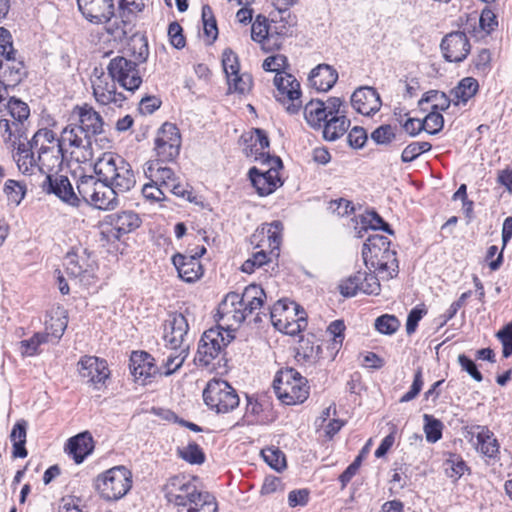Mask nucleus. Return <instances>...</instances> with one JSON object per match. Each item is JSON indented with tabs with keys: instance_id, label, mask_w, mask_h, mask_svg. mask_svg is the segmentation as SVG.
Listing matches in <instances>:
<instances>
[{
	"instance_id": "f8f14e48",
	"label": "nucleus",
	"mask_w": 512,
	"mask_h": 512,
	"mask_svg": "<svg viewBox=\"0 0 512 512\" xmlns=\"http://www.w3.org/2000/svg\"><path fill=\"white\" fill-rule=\"evenodd\" d=\"M196 478H190L185 475H175L170 477L164 485L165 496L169 502L174 503L178 508L187 502L198 490Z\"/></svg>"
},
{
	"instance_id": "7ed1b4c3",
	"label": "nucleus",
	"mask_w": 512,
	"mask_h": 512,
	"mask_svg": "<svg viewBox=\"0 0 512 512\" xmlns=\"http://www.w3.org/2000/svg\"><path fill=\"white\" fill-rule=\"evenodd\" d=\"M273 387L279 400L286 405L303 403L309 396L307 379L294 368L281 370L274 379Z\"/></svg>"
},
{
	"instance_id": "a18cd8bd",
	"label": "nucleus",
	"mask_w": 512,
	"mask_h": 512,
	"mask_svg": "<svg viewBox=\"0 0 512 512\" xmlns=\"http://www.w3.org/2000/svg\"><path fill=\"white\" fill-rule=\"evenodd\" d=\"M424 432L429 443H435L442 438L443 424L431 415L424 414Z\"/></svg>"
},
{
	"instance_id": "4d7b16f0",
	"label": "nucleus",
	"mask_w": 512,
	"mask_h": 512,
	"mask_svg": "<svg viewBox=\"0 0 512 512\" xmlns=\"http://www.w3.org/2000/svg\"><path fill=\"white\" fill-rule=\"evenodd\" d=\"M362 223L373 230H382L390 235L394 234L390 225L376 211H369L363 215Z\"/></svg>"
},
{
	"instance_id": "f3484780",
	"label": "nucleus",
	"mask_w": 512,
	"mask_h": 512,
	"mask_svg": "<svg viewBox=\"0 0 512 512\" xmlns=\"http://www.w3.org/2000/svg\"><path fill=\"white\" fill-rule=\"evenodd\" d=\"M81 378L94 385L104 384L110 375L107 362L96 356H83L78 362Z\"/></svg>"
},
{
	"instance_id": "864d4df0",
	"label": "nucleus",
	"mask_w": 512,
	"mask_h": 512,
	"mask_svg": "<svg viewBox=\"0 0 512 512\" xmlns=\"http://www.w3.org/2000/svg\"><path fill=\"white\" fill-rule=\"evenodd\" d=\"M400 327V321L394 315L384 314L375 320V328L385 335L394 334Z\"/></svg>"
},
{
	"instance_id": "09e8293b",
	"label": "nucleus",
	"mask_w": 512,
	"mask_h": 512,
	"mask_svg": "<svg viewBox=\"0 0 512 512\" xmlns=\"http://www.w3.org/2000/svg\"><path fill=\"white\" fill-rule=\"evenodd\" d=\"M180 148L181 145H176L174 143L171 145L155 142V151L157 155V159L155 161H158L159 163L174 161L180 153Z\"/></svg>"
},
{
	"instance_id": "3c124183",
	"label": "nucleus",
	"mask_w": 512,
	"mask_h": 512,
	"mask_svg": "<svg viewBox=\"0 0 512 512\" xmlns=\"http://www.w3.org/2000/svg\"><path fill=\"white\" fill-rule=\"evenodd\" d=\"M445 471L448 477L458 479L468 469L461 456L452 454L444 463Z\"/></svg>"
},
{
	"instance_id": "393cba45",
	"label": "nucleus",
	"mask_w": 512,
	"mask_h": 512,
	"mask_svg": "<svg viewBox=\"0 0 512 512\" xmlns=\"http://www.w3.org/2000/svg\"><path fill=\"white\" fill-rule=\"evenodd\" d=\"M106 222L116 231L117 238L134 231L141 225L139 215L131 210L110 214L106 217Z\"/></svg>"
},
{
	"instance_id": "20e7f679",
	"label": "nucleus",
	"mask_w": 512,
	"mask_h": 512,
	"mask_svg": "<svg viewBox=\"0 0 512 512\" xmlns=\"http://www.w3.org/2000/svg\"><path fill=\"white\" fill-rule=\"evenodd\" d=\"M256 161L269 166V169L261 171L256 167H252L248 173L250 181L259 196H268L283 184L279 177V170L283 167L282 160L278 156H272L269 153H258L256 151Z\"/></svg>"
},
{
	"instance_id": "9d476101",
	"label": "nucleus",
	"mask_w": 512,
	"mask_h": 512,
	"mask_svg": "<svg viewBox=\"0 0 512 512\" xmlns=\"http://www.w3.org/2000/svg\"><path fill=\"white\" fill-rule=\"evenodd\" d=\"M89 135L77 123L67 125L61 132L58 142L64 147L68 144L81 150V156H76L77 162H86L93 157L92 141Z\"/></svg>"
},
{
	"instance_id": "f257e3e1",
	"label": "nucleus",
	"mask_w": 512,
	"mask_h": 512,
	"mask_svg": "<svg viewBox=\"0 0 512 512\" xmlns=\"http://www.w3.org/2000/svg\"><path fill=\"white\" fill-rule=\"evenodd\" d=\"M390 240L383 235H370L363 244L362 258L369 271H378L381 278L389 280L398 274L396 252L390 249Z\"/></svg>"
},
{
	"instance_id": "bf43d9fd",
	"label": "nucleus",
	"mask_w": 512,
	"mask_h": 512,
	"mask_svg": "<svg viewBox=\"0 0 512 512\" xmlns=\"http://www.w3.org/2000/svg\"><path fill=\"white\" fill-rule=\"evenodd\" d=\"M424 130L431 135L439 133L444 126V117L440 111L431 110V112L422 121Z\"/></svg>"
},
{
	"instance_id": "774afa93",
	"label": "nucleus",
	"mask_w": 512,
	"mask_h": 512,
	"mask_svg": "<svg viewBox=\"0 0 512 512\" xmlns=\"http://www.w3.org/2000/svg\"><path fill=\"white\" fill-rule=\"evenodd\" d=\"M497 337L503 346V356L508 358L512 355V323L501 329L497 333Z\"/></svg>"
},
{
	"instance_id": "473e14b6",
	"label": "nucleus",
	"mask_w": 512,
	"mask_h": 512,
	"mask_svg": "<svg viewBox=\"0 0 512 512\" xmlns=\"http://www.w3.org/2000/svg\"><path fill=\"white\" fill-rule=\"evenodd\" d=\"M24 62L22 59L13 55V59L4 60V68L0 70V78L7 81L12 86L19 84L25 76Z\"/></svg>"
},
{
	"instance_id": "338daca9",
	"label": "nucleus",
	"mask_w": 512,
	"mask_h": 512,
	"mask_svg": "<svg viewBox=\"0 0 512 512\" xmlns=\"http://www.w3.org/2000/svg\"><path fill=\"white\" fill-rule=\"evenodd\" d=\"M269 261L268 255L265 251L261 250L253 254V256L247 259L241 266V270L244 273L251 274L255 268H260Z\"/></svg>"
},
{
	"instance_id": "1a4fd4ad",
	"label": "nucleus",
	"mask_w": 512,
	"mask_h": 512,
	"mask_svg": "<svg viewBox=\"0 0 512 512\" xmlns=\"http://www.w3.org/2000/svg\"><path fill=\"white\" fill-rule=\"evenodd\" d=\"M274 84L277 87V100L286 105L289 114H297L302 107L300 83L297 79L291 74L277 73Z\"/></svg>"
},
{
	"instance_id": "e433bc0d",
	"label": "nucleus",
	"mask_w": 512,
	"mask_h": 512,
	"mask_svg": "<svg viewBox=\"0 0 512 512\" xmlns=\"http://www.w3.org/2000/svg\"><path fill=\"white\" fill-rule=\"evenodd\" d=\"M453 100L449 98L444 92L438 90H429L423 94L419 100V105L423 103H432V110L434 111H446Z\"/></svg>"
},
{
	"instance_id": "412c9836",
	"label": "nucleus",
	"mask_w": 512,
	"mask_h": 512,
	"mask_svg": "<svg viewBox=\"0 0 512 512\" xmlns=\"http://www.w3.org/2000/svg\"><path fill=\"white\" fill-rule=\"evenodd\" d=\"M74 113H76L78 116L77 124L90 137L99 135L104 132L103 119L92 106L88 104H84L83 106H76L74 108Z\"/></svg>"
},
{
	"instance_id": "423d86ee",
	"label": "nucleus",
	"mask_w": 512,
	"mask_h": 512,
	"mask_svg": "<svg viewBox=\"0 0 512 512\" xmlns=\"http://www.w3.org/2000/svg\"><path fill=\"white\" fill-rule=\"evenodd\" d=\"M205 404L216 413H229L239 405L236 390L225 380L213 379L203 391Z\"/></svg>"
},
{
	"instance_id": "de8ad7c7",
	"label": "nucleus",
	"mask_w": 512,
	"mask_h": 512,
	"mask_svg": "<svg viewBox=\"0 0 512 512\" xmlns=\"http://www.w3.org/2000/svg\"><path fill=\"white\" fill-rule=\"evenodd\" d=\"M178 350L179 352L174 350L175 352L167 357L164 363L165 371L161 372L160 375L170 376L182 366L188 355V348H178Z\"/></svg>"
},
{
	"instance_id": "aec40b11",
	"label": "nucleus",
	"mask_w": 512,
	"mask_h": 512,
	"mask_svg": "<svg viewBox=\"0 0 512 512\" xmlns=\"http://www.w3.org/2000/svg\"><path fill=\"white\" fill-rule=\"evenodd\" d=\"M103 74L92 81L93 95L101 105L113 104L121 107L126 100L123 93L116 90L115 84L108 83L102 78Z\"/></svg>"
},
{
	"instance_id": "a211bd4d",
	"label": "nucleus",
	"mask_w": 512,
	"mask_h": 512,
	"mask_svg": "<svg viewBox=\"0 0 512 512\" xmlns=\"http://www.w3.org/2000/svg\"><path fill=\"white\" fill-rule=\"evenodd\" d=\"M352 107L362 115H372L381 108V99L376 89L372 87H360L351 96Z\"/></svg>"
},
{
	"instance_id": "0eeeda50",
	"label": "nucleus",
	"mask_w": 512,
	"mask_h": 512,
	"mask_svg": "<svg viewBox=\"0 0 512 512\" xmlns=\"http://www.w3.org/2000/svg\"><path fill=\"white\" fill-rule=\"evenodd\" d=\"M233 339L231 331L220 326L206 330L199 341L195 361L202 366H209Z\"/></svg>"
},
{
	"instance_id": "c85d7f7f",
	"label": "nucleus",
	"mask_w": 512,
	"mask_h": 512,
	"mask_svg": "<svg viewBox=\"0 0 512 512\" xmlns=\"http://www.w3.org/2000/svg\"><path fill=\"white\" fill-rule=\"evenodd\" d=\"M144 174L150 179V181H153L165 190L178 179L171 168L161 166V163L158 161L146 162L144 166Z\"/></svg>"
},
{
	"instance_id": "c03bdc74",
	"label": "nucleus",
	"mask_w": 512,
	"mask_h": 512,
	"mask_svg": "<svg viewBox=\"0 0 512 512\" xmlns=\"http://www.w3.org/2000/svg\"><path fill=\"white\" fill-rule=\"evenodd\" d=\"M59 138L56 137V134L48 129L42 128L39 129L29 141V145L31 148H48L57 143Z\"/></svg>"
},
{
	"instance_id": "603ef678",
	"label": "nucleus",
	"mask_w": 512,
	"mask_h": 512,
	"mask_svg": "<svg viewBox=\"0 0 512 512\" xmlns=\"http://www.w3.org/2000/svg\"><path fill=\"white\" fill-rule=\"evenodd\" d=\"M264 461L276 471H281L286 467L285 455L279 449L266 448L261 451Z\"/></svg>"
},
{
	"instance_id": "4be33fe9",
	"label": "nucleus",
	"mask_w": 512,
	"mask_h": 512,
	"mask_svg": "<svg viewBox=\"0 0 512 512\" xmlns=\"http://www.w3.org/2000/svg\"><path fill=\"white\" fill-rule=\"evenodd\" d=\"M65 158V149L57 141L55 145L48 148L38 149V169L42 173L50 174L52 171L62 168Z\"/></svg>"
},
{
	"instance_id": "cd10ccee",
	"label": "nucleus",
	"mask_w": 512,
	"mask_h": 512,
	"mask_svg": "<svg viewBox=\"0 0 512 512\" xmlns=\"http://www.w3.org/2000/svg\"><path fill=\"white\" fill-rule=\"evenodd\" d=\"M201 510L202 512L218 511L217 500L214 495L208 491L197 490L178 512H193Z\"/></svg>"
},
{
	"instance_id": "49530a36",
	"label": "nucleus",
	"mask_w": 512,
	"mask_h": 512,
	"mask_svg": "<svg viewBox=\"0 0 512 512\" xmlns=\"http://www.w3.org/2000/svg\"><path fill=\"white\" fill-rule=\"evenodd\" d=\"M178 455L180 458L185 460L190 464H202L205 461V454L201 447L195 443L191 442L186 447L182 449H178Z\"/></svg>"
},
{
	"instance_id": "6e6552de",
	"label": "nucleus",
	"mask_w": 512,
	"mask_h": 512,
	"mask_svg": "<svg viewBox=\"0 0 512 512\" xmlns=\"http://www.w3.org/2000/svg\"><path fill=\"white\" fill-rule=\"evenodd\" d=\"M136 61L117 55L107 65L108 75L114 83H118L129 92H134L142 84V77Z\"/></svg>"
},
{
	"instance_id": "2eb2a0df",
	"label": "nucleus",
	"mask_w": 512,
	"mask_h": 512,
	"mask_svg": "<svg viewBox=\"0 0 512 512\" xmlns=\"http://www.w3.org/2000/svg\"><path fill=\"white\" fill-rule=\"evenodd\" d=\"M82 16L93 24L108 23L114 16L113 0H77Z\"/></svg>"
},
{
	"instance_id": "e2e57ef3",
	"label": "nucleus",
	"mask_w": 512,
	"mask_h": 512,
	"mask_svg": "<svg viewBox=\"0 0 512 512\" xmlns=\"http://www.w3.org/2000/svg\"><path fill=\"white\" fill-rule=\"evenodd\" d=\"M67 323L68 321L66 316L57 318L51 317L50 320L45 321V328L47 331L45 334H48V337L53 336L59 340L67 328Z\"/></svg>"
},
{
	"instance_id": "f03ea898",
	"label": "nucleus",
	"mask_w": 512,
	"mask_h": 512,
	"mask_svg": "<svg viewBox=\"0 0 512 512\" xmlns=\"http://www.w3.org/2000/svg\"><path fill=\"white\" fill-rule=\"evenodd\" d=\"M94 171L118 194L126 193L136 185L131 165L119 155L104 153L95 163Z\"/></svg>"
},
{
	"instance_id": "69168bd1",
	"label": "nucleus",
	"mask_w": 512,
	"mask_h": 512,
	"mask_svg": "<svg viewBox=\"0 0 512 512\" xmlns=\"http://www.w3.org/2000/svg\"><path fill=\"white\" fill-rule=\"evenodd\" d=\"M371 139L376 144L388 145L395 139L394 129L389 124L381 125L371 133Z\"/></svg>"
},
{
	"instance_id": "5fc2aeb1",
	"label": "nucleus",
	"mask_w": 512,
	"mask_h": 512,
	"mask_svg": "<svg viewBox=\"0 0 512 512\" xmlns=\"http://www.w3.org/2000/svg\"><path fill=\"white\" fill-rule=\"evenodd\" d=\"M10 115L19 123H22L30 115L29 106L20 99L11 97L7 103Z\"/></svg>"
},
{
	"instance_id": "a19ab883",
	"label": "nucleus",
	"mask_w": 512,
	"mask_h": 512,
	"mask_svg": "<svg viewBox=\"0 0 512 512\" xmlns=\"http://www.w3.org/2000/svg\"><path fill=\"white\" fill-rule=\"evenodd\" d=\"M17 51L13 47L12 35L4 27H0V70L4 68V60L13 59Z\"/></svg>"
},
{
	"instance_id": "680f3d73",
	"label": "nucleus",
	"mask_w": 512,
	"mask_h": 512,
	"mask_svg": "<svg viewBox=\"0 0 512 512\" xmlns=\"http://www.w3.org/2000/svg\"><path fill=\"white\" fill-rule=\"evenodd\" d=\"M228 84L230 92L245 94L251 89L252 79L250 75H239V73H237L230 77V81H228Z\"/></svg>"
},
{
	"instance_id": "b1692460",
	"label": "nucleus",
	"mask_w": 512,
	"mask_h": 512,
	"mask_svg": "<svg viewBox=\"0 0 512 512\" xmlns=\"http://www.w3.org/2000/svg\"><path fill=\"white\" fill-rule=\"evenodd\" d=\"M266 298V294L261 286L250 284L244 289L243 307L240 312H236L235 321L243 322L246 317L259 309Z\"/></svg>"
},
{
	"instance_id": "ddd939ff",
	"label": "nucleus",
	"mask_w": 512,
	"mask_h": 512,
	"mask_svg": "<svg viewBox=\"0 0 512 512\" xmlns=\"http://www.w3.org/2000/svg\"><path fill=\"white\" fill-rule=\"evenodd\" d=\"M440 48L447 62L460 63L467 58L471 45L464 32L455 31L444 36Z\"/></svg>"
},
{
	"instance_id": "39448f33",
	"label": "nucleus",
	"mask_w": 512,
	"mask_h": 512,
	"mask_svg": "<svg viewBox=\"0 0 512 512\" xmlns=\"http://www.w3.org/2000/svg\"><path fill=\"white\" fill-rule=\"evenodd\" d=\"M132 487V473L124 466H115L100 474L95 480V488L105 500H118Z\"/></svg>"
},
{
	"instance_id": "7c9ffc66",
	"label": "nucleus",
	"mask_w": 512,
	"mask_h": 512,
	"mask_svg": "<svg viewBox=\"0 0 512 512\" xmlns=\"http://www.w3.org/2000/svg\"><path fill=\"white\" fill-rule=\"evenodd\" d=\"M118 193L100 177V183L91 206L100 210H112L118 206Z\"/></svg>"
},
{
	"instance_id": "052dcab7",
	"label": "nucleus",
	"mask_w": 512,
	"mask_h": 512,
	"mask_svg": "<svg viewBox=\"0 0 512 512\" xmlns=\"http://www.w3.org/2000/svg\"><path fill=\"white\" fill-rule=\"evenodd\" d=\"M131 49L137 62L143 63L149 56L148 41L145 36H133Z\"/></svg>"
},
{
	"instance_id": "5701e85b",
	"label": "nucleus",
	"mask_w": 512,
	"mask_h": 512,
	"mask_svg": "<svg viewBox=\"0 0 512 512\" xmlns=\"http://www.w3.org/2000/svg\"><path fill=\"white\" fill-rule=\"evenodd\" d=\"M172 263L177 269L178 276L187 283L195 282L203 274L202 266L196 256L177 253L172 257Z\"/></svg>"
},
{
	"instance_id": "ea45409f",
	"label": "nucleus",
	"mask_w": 512,
	"mask_h": 512,
	"mask_svg": "<svg viewBox=\"0 0 512 512\" xmlns=\"http://www.w3.org/2000/svg\"><path fill=\"white\" fill-rule=\"evenodd\" d=\"M48 342V334L35 333L31 338L20 341V352L22 356H34L40 353L41 344Z\"/></svg>"
},
{
	"instance_id": "8fccbe9b",
	"label": "nucleus",
	"mask_w": 512,
	"mask_h": 512,
	"mask_svg": "<svg viewBox=\"0 0 512 512\" xmlns=\"http://www.w3.org/2000/svg\"><path fill=\"white\" fill-rule=\"evenodd\" d=\"M362 271L356 272L354 275L349 276L347 279L342 280L339 285L340 293L345 297H353L359 291L362 292L361 283Z\"/></svg>"
},
{
	"instance_id": "a878e982",
	"label": "nucleus",
	"mask_w": 512,
	"mask_h": 512,
	"mask_svg": "<svg viewBox=\"0 0 512 512\" xmlns=\"http://www.w3.org/2000/svg\"><path fill=\"white\" fill-rule=\"evenodd\" d=\"M338 80L337 71L328 64H319L311 70L309 82L317 91L326 92L330 90Z\"/></svg>"
},
{
	"instance_id": "4468645a",
	"label": "nucleus",
	"mask_w": 512,
	"mask_h": 512,
	"mask_svg": "<svg viewBox=\"0 0 512 512\" xmlns=\"http://www.w3.org/2000/svg\"><path fill=\"white\" fill-rule=\"evenodd\" d=\"M42 190L47 194H54L64 203L79 207L81 200L74 192L72 184L67 176H54L51 173L46 174V178L42 183Z\"/></svg>"
},
{
	"instance_id": "13d9d810",
	"label": "nucleus",
	"mask_w": 512,
	"mask_h": 512,
	"mask_svg": "<svg viewBox=\"0 0 512 512\" xmlns=\"http://www.w3.org/2000/svg\"><path fill=\"white\" fill-rule=\"evenodd\" d=\"M222 65L227 76V80L230 81V77L239 73L240 65L237 55L230 48H226L222 54Z\"/></svg>"
},
{
	"instance_id": "2f4dec72",
	"label": "nucleus",
	"mask_w": 512,
	"mask_h": 512,
	"mask_svg": "<svg viewBox=\"0 0 512 512\" xmlns=\"http://www.w3.org/2000/svg\"><path fill=\"white\" fill-rule=\"evenodd\" d=\"M349 126L350 120L345 114L328 117L321 127L323 128V137L327 141H335L347 132Z\"/></svg>"
},
{
	"instance_id": "9b49d317",
	"label": "nucleus",
	"mask_w": 512,
	"mask_h": 512,
	"mask_svg": "<svg viewBox=\"0 0 512 512\" xmlns=\"http://www.w3.org/2000/svg\"><path fill=\"white\" fill-rule=\"evenodd\" d=\"M189 325L186 317L182 313H171L163 323V340L165 346L178 350V348H188L184 346Z\"/></svg>"
},
{
	"instance_id": "0e129e2a",
	"label": "nucleus",
	"mask_w": 512,
	"mask_h": 512,
	"mask_svg": "<svg viewBox=\"0 0 512 512\" xmlns=\"http://www.w3.org/2000/svg\"><path fill=\"white\" fill-rule=\"evenodd\" d=\"M375 272L376 271H362L361 283L363 284L361 288L363 293L369 295H378L380 293L381 286Z\"/></svg>"
},
{
	"instance_id": "6e6d98bb",
	"label": "nucleus",
	"mask_w": 512,
	"mask_h": 512,
	"mask_svg": "<svg viewBox=\"0 0 512 512\" xmlns=\"http://www.w3.org/2000/svg\"><path fill=\"white\" fill-rule=\"evenodd\" d=\"M4 192L9 202L19 205L25 196L26 190L22 183L9 179L5 182Z\"/></svg>"
},
{
	"instance_id": "6ab92c4d",
	"label": "nucleus",
	"mask_w": 512,
	"mask_h": 512,
	"mask_svg": "<svg viewBox=\"0 0 512 512\" xmlns=\"http://www.w3.org/2000/svg\"><path fill=\"white\" fill-rule=\"evenodd\" d=\"M145 7L143 0H120L119 11L121 24L107 27V32L114 36L115 39H124L127 37L128 31L126 27L130 25L132 16L141 12Z\"/></svg>"
},
{
	"instance_id": "79ce46f5",
	"label": "nucleus",
	"mask_w": 512,
	"mask_h": 512,
	"mask_svg": "<svg viewBox=\"0 0 512 512\" xmlns=\"http://www.w3.org/2000/svg\"><path fill=\"white\" fill-rule=\"evenodd\" d=\"M255 136H251L250 140L252 144L244 149L247 156H254L256 159V151L258 153H266L264 150L269 147V138L266 132L262 129L254 130Z\"/></svg>"
},
{
	"instance_id": "f704fd0d",
	"label": "nucleus",
	"mask_w": 512,
	"mask_h": 512,
	"mask_svg": "<svg viewBox=\"0 0 512 512\" xmlns=\"http://www.w3.org/2000/svg\"><path fill=\"white\" fill-rule=\"evenodd\" d=\"M479 85L476 79L472 77L463 78L458 85L451 90V95L454 97V105L460 102L467 103L478 91Z\"/></svg>"
},
{
	"instance_id": "dca6fc26",
	"label": "nucleus",
	"mask_w": 512,
	"mask_h": 512,
	"mask_svg": "<svg viewBox=\"0 0 512 512\" xmlns=\"http://www.w3.org/2000/svg\"><path fill=\"white\" fill-rule=\"evenodd\" d=\"M130 372L136 381L146 385L150 379L161 374L155 359L145 351H134L130 356Z\"/></svg>"
},
{
	"instance_id": "c9c22d12",
	"label": "nucleus",
	"mask_w": 512,
	"mask_h": 512,
	"mask_svg": "<svg viewBox=\"0 0 512 512\" xmlns=\"http://www.w3.org/2000/svg\"><path fill=\"white\" fill-rule=\"evenodd\" d=\"M100 183V177L97 179L92 175H84L80 177L77 182L78 197L80 200L91 205L92 199L94 198L98 185Z\"/></svg>"
},
{
	"instance_id": "37998d69",
	"label": "nucleus",
	"mask_w": 512,
	"mask_h": 512,
	"mask_svg": "<svg viewBox=\"0 0 512 512\" xmlns=\"http://www.w3.org/2000/svg\"><path fill=\"white\" fill-rule=\"evenodd\" d=\"M155 142L181 145L180 131L175 124L165 122L158 130Z\"/></svg>"
},
{
	"instance_id": "4c0bfd02",
	"label": "nucleus",
	"mask_w": 512,
	"mask_h": 512,
	"mask_svg": "<svg viewBox=\"0 0 512 512\" xmlns=\"http://www.w3.org/2000/svg\"><path fill=\"white\" fill-rule=\"evenodd\" d=\"M243 300L244 292L241 295L236 292H230L220 303L218 311L222 316L231 314L235 320L236 312H240L243 307Z\"/></svg>"
},
{
	"instance_id": "c756f323",
	"label": "nucleus",
	"mask_w": 512,
	"mask_h": 512,
	"mask_svg": "<svg viewBox=\"0 0 512 512\" xmlns=\"http://www.w3.org/2000/svg\"><path fill=\"white\" fill-rule=\"evenodd\" d=\"M471 433L476 436L478 450L487 457L493 458L499 452V444L487 426L475 425Z\"/></svg>"
},
{
	"instance_id": "58836bf2",
	"label": "nucleus",
	"mask_w": 512,
	"mask_h": 512,
	"mask_svg": "<svg viewBox=\"0 0 512 512\" xmlns=\"http://www.w3.org/2000/svg\"><path fill=\"white\" fill-rule=\"evenodd\" d=\"M268 20L263 15H258L251 27V38L255 42L263 43L265 46L271 39Z\"/></svg>"
},
{
	"instance_id": "72a5a7b5",
	"label": "nucleus",
	"mask_w": 512,
	"mask_h": 512,
	"mask_svg": "<svg viewBox=\"0 0 512 512\" xmlns=\"http://www.w3.org/2000/svg\"><path fill=\"white\" fill-rule=\"evenodd\" d=\"M304 117L313 128H321L328 118L325 112L324 101L320 99L309 101L304 107Z\"/></svg>"
},
{
	"instance_id": "bb28decb",
	"label": "nucleus",
	"mask_w": 512,
	"mask_h": 512,
	"mask_svg": "<svg viewBox=\"0 0 512 512\" xmlns=\"http://www.w3.org/2000/svg\"><path fill=\"white\" fill-rule=\"evenodd\" d=\"M94 449L92 435L88 432H82L68 440L66 450L72 455L74 461L79 464L92 453Z\"/></svg>"
}]
</instances>
